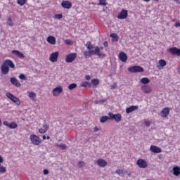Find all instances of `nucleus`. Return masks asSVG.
Wrapping results in <instances>:
<instances>
[{"label": "nucleus", "instance_id": "f257e3e1", "mask_svg": "<svg viewBox=\"0 0 180 180\" xmlns=\"http://www.w3.org/2000/svg\"><path fill=\"white\" fill-rule=\"evenodd\" d=\"M10 68H15V63L11 59H6L1 65V74L6 75L9 73Z\"/></svg>", "mask_w": 180, "mask_h": 180}, {"label": "nucleus", "instance_id": "f03ea898", "mask_svg": "<svg viewBox=\"0 0 180 180\" xmlns=\"http://www.w3.org/2000/svg\"><path fill=\"white\" fill-rule=\"evenodd\" d=\"M128 71L132 74H136L137 72H144V68H143L141 66H131L128 68Z\"/></svg>", "mask_w": 180, "mask_h": 180}, {"label": "nucleus", "instance_id": "7ed1b4c3", "mask_svg": "<svg viewBox=\"0 0 180 180\" xmlns=\"http://www.w3.org/2000/svg\"><path fill=\"white\" fill-rule=\"evenodd\" d=\"M6 96L12 102H14L15 105H20V100L18 98V97L15 96L13 94H11L10 92L6 93Z\"/></svg>", "mask_w": 180, "mask_h": 180}, {"label": "nucleus", "instance_id": "20e7f679", "mask_svg": "<svg viewBox=\"0 0 180 180\" xmlns=\"http://www.w3.org/2000/svg\"><path fill=\"white\" fill-rule=\"evenodd\" d=\"M90 55L94 56V54H96V56H98V57H105V53L101 54V49L99 48V46H95L94 48V51L92 49H90L89 51Z\"/></svg>", "mask_w": 180, "mask_h": 180}, {"label": "nucleus", "instance_id": "39448f33", "mask_svg": "<svg viewBox=\"0 0 180 180\" xmlns=\"http://www.w3.org/2000/svg\"><path fill=\"white\" fill-rule=\"evenodd\" d=\"M77 53H71L66 55L65 62L66 63H73L77 59Z\"/></svg>", "mask_w": 180, "mask_h": 180}, {"label": "nucleus", "instance_id": "423d86ee", "mask_svg": "<svg viewBox=\"0 0 180 180\" xmlns=\"http://www.w3.org/2000/svg\"><path fill=\"white\" fill-rule=\"evenodd\" d=\"M32 144L34 146H40V143H41L40 138L36 135H31L30 137Z\"/></svg>", "mask_w": 180, "mask_h": 180}, {"label": "nucleus", "instance_id": "0eeeda50", "mask_svg": "<svg viewBox=\"0 0 180 180\" xmlns=\"http://www.w3.org/2000/svg\"><path fill=\"white\" fill-rule=\"evenodd\" d=\"M59 54H60V53L58 51L53 52V53H51L50 56H49V60L51 63H56V61H58V60Z\"/></svg>", "mask_w": 180, "mask_h": 180}, {"label": "nucleus", "instance_id": "6e6552de", "mask_svg": "<svg viewBox=\"0 0 180 180\" xmlns=\"http://www.w3.org/2000/svg\"><path fill=\"white\" fill-rule=\"evenodd\" d=\"M129 15V13L127 10L122 9L120 13L117 15V19H127V16Z\"/></svg>", "mask_w": 180, "mask_h": 180}, {"label": "nucleus", "instance_id": "1a4fd4ad", "mask_svg": "<svg viewBox=\"0 0 180 180\" xmlns=\"http://www.w3.org/2000/svg\"><path fill=\"white\" fill-rule=\"evenodd\" d=\"M4 126H6L8 127V129H14L18 127V124H16L14 122H12L11 123H8V121H4L3 122Z\"/></svg>", "mask_w": 180, "mask_h": 180}, {"label": "nucleus", "instance_id": "9d476101", "mask_svg": "<svg viewBox=\"0 0 180 180\" xmlns=\"http://www.w3.org/2000/svg\"><path fill=\"white\" fill-rule=\"evenodd\" d=\"M169 53L172 54V56H180V49H179L176 47H172L169 49Z\"/></svg>", "mask_w": 180, "mask_h": 180}, {"label": "nucleus", "instance_id": "9b49d317", "mask_svg": "<svg viewBox=\"0 0 180 180\" xmlns=\"http://www.w3.org/2000/svg\"><path fill=\"white\" fill-rule=\"evenodd\" d=\"M63 86H59L52 90V94L53 96H58L61 92H63Z\"/></svg>", "mask_w": 180, "mask_h": 180}, {"label": "nucleus", "instance_id": "f8f14e48", "mask_svg": "<svg viewBox=\"0 0 180 180\" xmlns=\"http://www.w3.org/2000/svg\"><path fill=\"white\" fill-rule=\"evenodd\" d=\"M141 91H143V92H144V94H150V92L153 91V89H151V86L147 84L141 86Z\"/></svg>", "mask_w": 180, "mask_h": 180}, {"label": "nucleus", "instance_id": "ddd939ff", "mask_svg": "<svg viewBox=\"0 0 180 180\" xmlns=\"http://www.w3.org/2000/svg\"><path fill=\"white\" fill-rule=\"evenodd\" d=\"M136 165L139 168H146L147 167V162L143 159H139L136 161Z\"/></svg>", "mask_w": 180, "mask_h": 180}, {"label": "nucleus", "instance_id": "4468645a", "mask_svg": "<svg viewBox=\"0 0 180 180\" xmlns=\"http://www.w3.org/2000/svg\"><path fill=\"white\" fill-rule=\"evenodd\" d=\"M10 81L11 84H13L14 86H17V88H20V86H22V84H20V82H19V80H18L16 77H11L10 79Z\"/></svg>", "mask_w": 180, "mask_h": 180}, {"label": "nucleus", "instance_id": "2eb2a0df", "mask_svg": "<svg viewBox=\"0 0 180 180\" xmlns=\"http://www.w3.org/2000/svg\"><path fill=\"white\" fill-rule=\"evenodd\" d=\"M110 119H113L115 122H120L122 120V115L121 114H112L110 113Z\"/></svg>", "mask_w": 180, "mask_h": 180}, {"label": "nucleus", "instance_id": "dca6fc26", "mask_svg": "<svg viewBox=\"0 0 180 180\" xmlns=\"http://www.w3.org/2000/svg\"><path fill=\"white\" fill-rule=\"evenodd\" d=\"M118 58L122 63H126L127 61V55L124 52H120L118 55Z\"/></svg>", "mask_w": 180, "mask_h": 180}, {"label": "nucleus", "instance_id": "f3484780", "mask_svg": "<svg viewBox=\"0 0 180 180\" xmlns=\"http://www.w3.org/2000/svg\"><path fill=\"white\" fill-rule=\"evenodd\" d=\"M96 162L97 165H98V167H101L102 168H105V167L108 165V162L103 159H98Z\"/></svg>", "mask_w": 180, "mask_h": 180}, {"label": "nucleus", "instance_id": "a211bd4d", "mask_svg": "<svg viewBox=\"0 0 180 180\" xmlns=\"http://www.w3.org/2000/svg\"><path fill=\"white\" fill-rule=\"evenodd\" d=\"M61 5H62L63 8H64L65 9H70L71 8V6H72V4L71 2H70L69 1H62Z\"/></svg>", "mask_w": 180, "mask_h": 180}, {"label": "nucleus", "instance_id": "6ab92c4d", "mask_svg": "<svg viewBox=\"0 0 180 180\" xmlns=\"http://www.w3.org/2000/svg\"><path fill=\"white\" fill-rule=\"evenodd\" d=\"M165 65H167V61L164 59H160L159 60V65H157V68L158 70H162Z\"/></svg>", "mask_w": 180, "mask_h": 180}, {"label": "nucleus", "instance_id": "aec40b11", "mask_svg": "<svg viewBox=\"0 0 180 180\" xmlns=\"http://www.w3.org/2000/svg\"><path fill=\"white\" fill-rule=\"evenodd\" d=\"M150 150L152 153H155V154H159V153H162V150L160 148L157 147L155 146H151L150 148Z\"/></svg>", "mask_w": 180, "mask_h": 180}, {"label": "nucleus", "instance_id": "412c9836", "mask_svg": "<svg viewBox=\"0 0 180 180\" xmlns=\"http://www.w3.org/2000/svg\"><path fill=\"white\" fill-rule=\"evenodd\" d=\"M46 41L49 43V44L54 45L56 43V39L53 36L50 35L47 37Z\"/></svg>", "mask_w": 180, "mask_h": 180}, {"label": "nucleus", "instance_id": "4be33fe9", "mask_svg": "<svg viewBox=\"0 0 180 180\" xmlns=\"http://www.w3.org/2000/svg\"><path fill=\"white\" fill-rule=\"evenodd\" d=\"M137 109H139V105H131L126 109V112L127 113H131V112H134V110H137Z\"/></svg>", "mask_w": 180, "mask_h": 180}, {"label": "nucleus", "instance_id": "5701e85b", "mask_svg": "<svg viewBox=\"0 0 180 180\" xmlns=\"http://www.w3.org/2000/svg\"><path fill=\"white\" fill-rule=\"evenodd\" d=\"M173 171V175H175V176H179L180 175V167L178 166L174 167L172 169Z\"/></svg>", "mask_w": 180, "mask_h": 180}, {"label": "nucleus", "instance_id": "b1692460", "mask_svg": "<svg viewBox=\"0 0 180 180\" xmlns=\"http://www.w3.org/2000/svg\"><path fill=\"white\" fill-rule=\"evenodd\" d=\"M13 54H15V56H17L18 57H19V58H25V55H23V53H22L20 51H17V50H13L12 51Z\"/></svg>", "mask_w": 180, "mask_h": 180}, {"label": "nucleus", "instance_id": "393cba45", "mask_svg": "<svg viewBox=\"0 0 180 180\" xmlns=\"http://www.w3.org/2000/svg\"><path fill=\"white\" fill-rule=\"evenodd\" d=\"M110 37L112 38V43H115V41H119V35H117V34L116 33L110 34Z\"/></svg>", "mask_w": 180, "mask_h": 180}, {"label": "nucleus", "instance_id": "a878e982", "mask_svg": "<svg viewBox=\"0 0 180 180\" xmlns=\"http://www.w3.org/2000/svg\"><path fill=\"white\" fill-rule=\"evenodd\" d=\"M141 83L143 84L144 85H146V84H150V79H148V77H143L142 79H141Z\"/></svg>", "mask_w": 180, "mask_h": 180}, {"label": "nucleus", "instance_id": "bb28decb", "mask_svg": "<svg viewBox=\"0 0 180 180\" xmlns=\"http://www.w3.org/2000/svg\"><path fill=\"white\" fill-rule=\"evenodd\" d=\"M80 86H83L84 88H86V86H88L89 88H91V86H92V85L91 84V83H89L88 82H83L80 84Z\"/></svg>", "mask_w": 180, "mask_h": 180}, {"label": "nucleus", "instance_id": "cd10ccee", "mask_svg": "<svg viewBox=\"0 0 180 180\" xmlns=\"http://www.w3.org/2000/svg\"><path fill=\"white\" fill-rule=\"evenodd\" d=\"M109 119H110V117L103 116V117H101V118L100 119V122H101V123H105V122H107V120H109Z\"/></svg>", "mask_w": 180, "mask_h": 180}, {"label": "nucleus", "instance_id": "c85d7f7f", "mask_svg": "<svg viewBox=\"0 0 180 180\" xmlns=\"http://www.w3.org/2000/svg\"><path fill=\"white\" fill-rule=\"evenodd\" d=\"M91 84L95 86H98V85H99V79H91Z\"/></svg>", "mask_w": 180, "mask_h": 180}, {"label": "nucleus", "instance_id": "c756f323", "mask_svg": "<svg viewBox=\"0 0 180 180\" xmlns=\"http://www.w3.org/2000/svg\"><path fill=\"white\" fill-rule=\"evenodd\" d=\"M27 94L29 97L32 98V101H36V94L34 92H28Z\"/></svg>", "mask_w": 180, "mask_h": 180}, {"label": "nucleus", "instance_id": "7c9ffc66", "mask_svg": "<svg viewBox=\"0 0 180 180\" xmlns=\"http://www.w3.org/2000/svg\"><path fill=\"white\" fill-rule=\"evenodd\" d=\"M75 88H77V84L75 83H72L68 86L70 91H72V89H75Z\"/></svg>", "mask_w": 180, "mask_h": 180}, {"label": "nucleus", "instance_id": "2f4dec72", "mask_svg": "<svg viewBox=\"0 0 180 180\" xmlns=\"http://www.w3.org/2000/svg\"><path fill=\"white\" fill-rule=\"evenodd\" d=\"M84 56L85 57V58H89V57H91V55L89 51H84Z\"/></svg>", "mask_w": 180, "mask_h": 180}, {"label": "nucleus", "instance_id": "473e14b6", "mask_svg": "<svg viewBox=\"0 0 180 180\" xmlns=\"http://www.w3.org/2000/svg\"><path fill=\"white\" fill-rule=\"evenodd\" d=\"M7 25H8V26H13V22L12 21V17L8 18Z\"/></svg>", "mask_w": 180, "mask_h": 180}, {"label": "nucleus", "instance_id": "72a5a7b5", "mask_svg": "<svg viewBox=\"0 0 180 180\" xmlns=\"http://www.w3.org/2000/svg\"><path fill=\"white\" fill-rule=\"evenodd\" d=\"M126 172H127V171H123L120 169H118L115 171V174H117L118 175H122V174H126Z\"/></svg>", "mask_w": 180, "mask_h": 180}, {"label": "nucleus", "instance_id": "f704fd0d", "mask_svg": "<svg viewBox=\"0 0 180 180\" xmlns=\"http://www.w3.org/2000/svg\"><path fill=\"white\" fill-rule=\"evenodd\" d=\"M17 4L18 5H20V6H23V5H25V4H26V0H18Z\"/></svg>", "mask_w": 180, "mask_h": 180}, {"label": "nucleus", "instance_id": "c9c22d12", "mask_svg": "<svg viewBox=\"0 0 180 180\" xmlns=\"http://www.w3.org/2000/svg\"><path fill=\"white\" fill-rule=\"evenodd\" d=\"M98 5H103V6H106V5H108V3L106 2V0H100Z\"/></svg>", "mask_w": 180, "mask_h": 180}, {"label": "nucleus", "instance_id": "e433bc0d", "mask_svg": "<svg viewBox=\"0 0 180 180\" xmlns=\"http://www.w3.org/2000/svg\"><path fill=\"white\" fill-rule=\"evenodd\" d=\"M171 109L169 108H165L160 113H169Z\"/></svg>", "mask_w": 180, "mask_h": 180}, {"label": "nucleus", "instance_id": "4c0bfd02", "mask_svg": "<svg viewBox=\"0 0 180 180\" xmlns=\"http://www.w3.org/2000/svg\"><path fill=\"white\" fill-rule=\"evenodd\" d=\"M86 48L88 49V50H92V49H94V45L91 44V41H88L86 43Z\"/></svg>", "mask_w": 180, "mask_h": 180}, {"label": "nucleus", "instance_id": "58836bf2", "mask_svg": "<svg viewBox=\"0 0 180 180\" xmlns=\"http://www.w3.org/2000/svg\"><path fill=\"white\" fill-rule=\"evenodd\" d=\"M58 147H60V148H62V150H66L67 145H65L64 143H61V144H58Z\"/></svg>", "mask_w": 180, "mask_h": 180}, {"label": "nucleus", "instance_id": "ea45409f", "mask_svg": "<svg viewBox=\"0 0 180 180\" xmlns=\"http://www.w3.org/2000/svg\"><path fill=\"white\" fill-rule=\"evenodd\" d=\"M78 167L79 168H82L83 167H85V162L84 161L79 162Z\"/></svg>", "mask_w": 180, "mask_h": 180}, {"label": "nucleus", "instance_id": "a19ab883", "mask_svg": "<svg viewBox=\"0 0 180 180\" xmlns=\"http://www.w3.org/2000/svg\"><path fill=\"white\" fill-rule=\"evenodd\" d=\"M0 172L1 174H4V172H6V168L4 166H0Z\"/></svg>", "mask_w": 180, "mask_h": 180}, {"label": "nucleus", "instance_id": "79ce46f5", "mask_svg": "<svg viewBox=\"0 0 180 180\" xmlns=\"http://www.w3.org/2000/svg\"><path fill=\"white\" fill-rule=\"evenodd\" d=\"M39 133H40L41 134H44V133H47V130L41 128L39 129Z\"/></svg>", "mask_w": 180, "mask_h": 180}, {"label": "nucleus", "instance_id": "37998d69", "mask_svg": "<svg viewBox=\"0 0 180 180\" xmlns=\"http://www.w3.org/2000/svg\"><path fill=\"white\" fill-rule=\"evenodd\" d=\"M55 19H63V14H56Z\"/></svg>", "mask_w": 180, "mask_h": 180}, {"label": "nucleus", "instance_id": "c03bdc74", "mask_svg": "<svg viewBox=\"0 0 180 180\" xmlns=\"http://www.w3.org/2000/svg\"><path fill=\"white\" fill-rule=\"evenodd\" d=\"M42 127H43V129H46V131H47L49 130V124H46V123L43 124Z\"/></svg>", "mask_w": 180, "mask_h": 180}, {"label": "nucleus", "instance_id": "a18cd8bd", "mask_svg": "<svg viewBox=\"0 0 180 180\" xmlns=\"http://www.w3.org/2000/svg\"><path fill=\"white\" fill-rule=\"evenodd\" d=\"M19 78H20V79H24V80L27 79L26 76L24 74L20 75Z\"/></svg>", "mask_w": 180, "mask_h": 180}, {"label": "nucleus", "instance_id": "49530a36", "mask_svg": "<svg viewBox=\"0 0 180 180\" xmlns=\"http://www.w3.org/2000/svg\"><path fill=\"white\" fill-rule=\"evenodd\" d=\"M65 43L66 44H68V46H70V44H72V40H70V39H66V40L65 41Z\"/></svg>", "mask_w": 180, "mask_h": 180}, {"label": "nucleus", "instance_id": "de8ad7c7", "mask_svg": "<svg viewBox=\"0 0 180 180\" xmlns=\"http://www.w3.org/2000/svg\"><path fill=\"white\" fill-rule=\"evenodd\" d=\"M145 124L147 127H150V124H151V122L150 121L145 120Z\"/></svg>", "mask_w": 180, "mask_h": 180}, {"label": "nucleus", "instance_id": "09e8293b", "mask_svg": "<svg viewBox=\"0 0 180 180\" xmlns=\"http://www.w3.org/2000/svg\"><path fill=\"white\" fill-rule=\"evenodd\" d=\"M105 102H106V100H103V99H102V100H100V101H96V103H105Z\"/></svg>", "mask_w": 180, "mask_h": 180}, {"label": "nucleus", "instance_id": "8fccbe9b", "mask_svg": "<svg viewBox=\"0 0 180 180\" xmlns=\"http://www.w3.org/2000/svg\"><path fill=\"white\" fill-rule=\"evenodd\" d=\"M168 115H169V113H162V114H160V116L162 117H167V116H168Z\"/></svg>", "mask_w": 180, "mask_h": 180}, {"label": "nucleus", "instance_id": "3c124183", "mask_svg": "<svg viewBox=\"0 0 180 180\" xmlns=\"http://www.w3.org/2000/svg\"><path fill=\"white\" fill-rule=\"evenodd\" d=\"M44 175H49V169H44L43 171Z\"/></svg>", "mask_w": 180, "mask_h": 180}, {"label": "nucleus", "instance_id": "603ef678", "mask_svg": "<svg viewBox=\"0 0 180 180\" xmlns=\"http://www.w3.org/2000/svg\"><path fill=\"white\" fill-rule=\"evenodd\" d=\"M116 86H117L116 84H112V85L110 86V88H111V89H116Z\"/></svg>", "mask_w": 180, "mask_h": 180}, {"label": "nucleus", "instance_id": "864d4df0", "mask_svg": "<svg viewBox=\"0 0 180 180\" xmlns=\"http://www.w3.org/2000/svg\"><path fill=\"white\" fill-rule=\"evenodd\" d=\"M85 79L87 80V81H89V79H91V76H89V75H86L85 76Z\"/></svg>", "mask_w": 180, "mask_h": 180}, {"label": "nucleus", "instance_id": "5fc2aeb1", "mask_svg": "<svg viewBox=\"0 0 180 180\" xmlns=\"http://www.w3.org/2000/svg\"><path fill=\"white\" fill-rule=\"evenodd\" d=\"M174 25L176 27H180V22H176Z\"/></svg>", "mask_w": 180, "mask_h": 180}, {"label": "nucleus", "instance_id": "6e6d98bb", "mask_svg": "<svg viewBox=\"0 0 180 180\" xmlns=\"http://www.w3.org/2000/svg\"><path fill=\"white\" fill-rule=\"evenodd\" d=\"M2 162H4V158H2V156L0 155V167H1V164H2Z\"/></svg>", "mask_w": 180, "mask_h": 180}, {"label": "nucleus", "instance_id": "4d7b16f0", "mask_svg": "<svg viewBox=\"0 0 180 180\" xmlns=\"http://www.w3.org/2000/svg\"><path fill=\"white\" fill-rule=\"evenodd\" d=\"M103 46H104V47H108V41H104Z\"/></svg>", "mask_w": 180, "mask_h": 180}, {"label": "nucleus", "instance_id": "13d9d810", "mask_svg": "<svg viewBox=\"0 0 180 180\" xmlns=\"http://www.w3.org/2000/svg\"><path fill=\"white\" fill-rule=\"evenodd\" d=\"M94 131H99V129L97 127H96L94 129Z\"/></svg>", "mask_w": 180, "mask_h": 180}, {"label": "nucleus", "instance_id": "bf43d9fd", "mask_svg": "<svg viewBox=\"0 0 180 180\" xmlns=\"http://www.w3.org/2000/svg\"><path fill=\"white\" fill-rule=\"evenodd\" d=\"M125 174H127L128 176H131V173H129V172H125Z\"/></svg>", "mask_w": 180, "mask_h": 180}, {"label": "nucleus", "instance_id": "052dcab7", "mask_svg": "<svg viewBox=\"0 0 180 180\" xmlns=\"http://www.w3.org/2000/svg\"><path fill=\"white\" fill-rule=\"evenodd\" d=\"M143 2H150V0H143Z\"/></svg>", "mask_w": 180, "mask_h": 180}, {"label": "nucleus", "instance_id": "680f3d73", "mask_svg": "<svg viewBox=\"0 0 180 180\" xmlns=\"http://www.w3.org/2000/svg\"><path fill=\"white\" fill-rule=\"evenodd\" d=\"M1 126H2V121L0 119V127H1Z\"/></svg>", "mask_w": 180, "mask_h": 180}, {"label": "nucleus", "instance_id": "e2e57ef3", "mask_svg": "<svg viewBox=\"0 0 180 180\" xmlns=\"http://www.w3.org/2000/svg\"><path fill=\"white\" fill-rule=\"evenodd\" d=\"M42 139H43V140H46V136H45V135L43 136Z\"/></svg>", "mask_w": 180, "mask_h": 180}, {"label": "nucleus", "instance_id": "0e129e2a", "mask_svg": "<svg viewBox=\"0 0 180 180\" xmlns=\"http://www.w3.org/2000/svg\"><path fill=\"white\" fill-rule=\"evenodd\" d=\"M46 139L49 140L50 139V136H47Z\"/></svg>", "mask_w": 180, "mask_h": 180}, {"label": "nucleus", "instance_id": "69168bd1", "mask_svg": "<svg viewBox=\"0 0 180 180\" xmlns=\"http://www.w3.org/2000/svg\"><path fill=\"white\" fill-rule=\"evenodd\" d=\"M154 1H155L156 2H158V1H160V0H154Z\"/></svg>", "mask_w": 180, "mask_h": 180}, {"label": "nucleus", "instance_id": "338daca9", "mask_svg": "<svg viewBox=\"0 0 180 180\" xmlns=\"http://www.w3.org/2000/svg\"><path fill=\"white\" fill-rule=\"evenodd\" d=\"M101 50H103V47H101Z\"/></svg>", "mask_w": 180, "mask_h": 180}]
</instances>
